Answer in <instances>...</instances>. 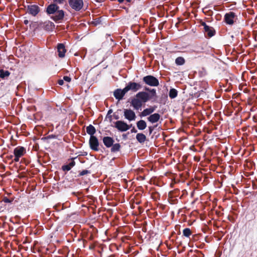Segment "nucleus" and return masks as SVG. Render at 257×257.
I'll return each mask as SVG.
<instances>
[{
	"label": "nucleus",
	"mask_w": 257,
	"mask_h": 257,
	"mask_svg": "<svg viewBox=\"0 0 257 257\" xmlns=\"http://www.w3.org/2000/svg\"><path fill=\"white\" fill-rule=\"evenodd\" d=\"M111 152L112 153H115L119 151L120 149V145L119 143H116L112 145V146L111 147Z\"/></svg>",
	"instance_id": "nucleus-23"
},
{
	"label": "nucleus",
	"mask_w": 257,
	"mask_h": 257,
	"mask_svg": "<svg viewBox=\"0 0 257 257\" xmlns=\"http://www.w3.org/2000/svg\"><path fill=\"white\" fill-rule=\"evenodd\" d=\"M70 7L76 11H80L83 6L82 0H69Z\"/></svg>",
	"instance_id": "nucleus-3"
},
{
	"label": "nucleus",
	"mask_w": 257,
	"mask_h": 257,
	"mask_svg": "<svg viewBox=\"0 0 257 257\" xmlns=\"http://www.w3.org/2000/svg\"><path fill=\"white\" fill-rule=\"evenodd\" d=\"M115 119H118V116H115Z\"/></svg>",
	"instance_id": "nucleus-44"
},
{
	"label": "nucleus",
	"mask_w": 257,
	"mask_h": 257,
	"mask_svg": "<svg viewBox=\"0 0 257 257\" xmlns=\"http://www.w3.org/2000/svg\"><path fill=\"white\" fill-rule=\"evenodd\" d=\"M88 173H89V171L88 170H84L82 171L79 173V175L80 176H83L84 175H86V174H88Z\"/></svg>",
	"instance_id": "nucleus-29"
},
{
	"label": "nucleus",
	"mask_w": 257,
	"mask_h": 257,
	"mask_svg": "<svg viewBox=\"0 0 257 257\" xmlns=\"http://www.w3.org/2000/svg\"><path fill=\"white\" fill-rule=\"evenodd\" d=\"M137 132V130L135 127H133V128L131 130L132 133H136Z\"/></svg>",
	"instance_id": "nucleus-36"
},
{
	"label": "nucleus",
	"mask_w": 257,
	"mask_h": 257,
	"mask_svg": "<svg viewBox=\"0 0 257 257\" xmlns=\"http://www.w3.org/2000/svg\"><path fill=\"white\" fill-rule=\"evenodd\" d=\"M126 1H127V2H131V0H126Z\"/></svg>",
	"instance_id": "nucleus-43"
},
{
	"label": "nucleus",
	"mask_w": 257,
	"mask_h": 257,
	"mask_svg": "<svg viewBox=\"0 0 257 257\" xmlns=\"http://www.w3.org/2000/svg\"><path fill=\"white\" fill-rule=\"evenodd\" d=\"M185 59L182 57H178L175 60V63L177 65H182L185 63Z\"/></svg>",
	"instance_id": "nucleus-26"
},
{
	"label": "nucleus",
	"mask_w": 257,
	"mask_h": 257,
	"mask_svg": "<svg viewBox=\"0 0 257 257\" xmlns=\"http://www.w3.org/2000/svg\"><path fill=\"white\" fill-rule=\"evenodd\" d=\"M124 116L125 118L130 121L135 120L136 118L135 112L131 109H124Z\"/></svg>",
	"instance_id": "nucleus-8"
},
{
	"label": "nucleus",
	"mask_w": 257,
	"mask_h": 257,
	"mask_svg": "<svg viewBox=\"0 0 257 257\" xmlns=\"http://www.w3.org/2000/svg\"><path fill=\"white\" fill-rule=\"evenodd\" d=\"M202 25L204 26V30L205 34H206L209 37H211L214 36L215 31L212 27L207 26L205 23H203Z\"/></svg>",
	"instance_id": "nucleus-13"
},
{
	"label": "nucleus",
	"mask_w": 257,
	"mask_h": 257,
	"mask_svg": "<svg viewBox=\"0 0 257 257\" xmlns=\"http://www.w3.org/2000/svg\"><path fill=\"white\" fill-rule=\"evenodd\" d=\"M59 7L55 4L49 5L46 9V12L48 15H54L51 17V19L55 22L62 20L64 17V11L59 10Z\"/></svg>",
	"instance_id": "nucleus-1"
},
{
	"label": "nucleus",
	"mask_w": 257,
	"mask_h": 257,
	"mask_svg": "<svg viewBox=\"0 0 257 257\" xmlns=\"http://www.w3.org/2000/svg\"><path fill=\"white\" fill-rule=\"evenodd\" d=\"M50 24H51V26L53 27L55 26H54V23H53L51 22V23H50Z\"/></svg>",
	"instance_id": "nucleus-40"
},
{
	"label": "nucleus",
	"mask_w": 257,
	"mask_h": 257,
	"mask_svg": "<svg viewBox=\"0 0 257 257\" xmlns=\"http://www.w3.org/2000/svg\"><path fill=\"white\" fill-rule=\"evenodd\" d=\"M160 118V115L159 113H155L151 114L148 118V120L150 122L154 123L157 122Z\"/></svg>",
	"instance_id": "nucleus-17"
},
{
	"label": "nucleus",
	"mask_w": 257,
	"mask_h": 257,
	"mask_svg": "<svg viewBox=\"0 0 257 257\" xmlns=\"http://www.w3.org/2000/svg\"><path fill=\"white\" fill-rule=\"evenodd\" d=\"M136 97L140 99L143 103H145L152 99V97H150V94L145 91L138 92L136 94Z\"/></svg>",
	"instance_id": "nucleus-6"
},
{
	"label": "nucleus",
	"mask_w": 257,
	"mask_h": 257,
	"mask_svg": "<svg viewBox=\"0 0 257 257\" xmlns=\"http://www.w3.org/2000/svg\"><path fill=\"white\" fill-rule=\"evenodd\" d=\"M20 158L21 157L19 156H15V158H14V161L15 162H18L20 160Z\"/></svg>",
	"instance_id": "nucleus-33"
},
{
	"label": "nucleus",
	"mask_w": 257,
	"mask_h": 257,
	"mask_svg": "<svg viewBox=\"0 0 257 257\" xmlns=\"http://www.w3.org/2000/svg\"><path fill=\"white\" fill-rule=\"evenodd\" d=\"M63 80H65L67 82H70L71 81V78L68 76H65L63 77Z\"/></svg>",
	"instance_id": "nucleus-31"
},
{
	"label": "nucleus",
	"mask_w": 257,
	"mask_h": 257,
	"mask_svg": "<svg viewBox=\"0 0 257 257\" xmlns=\"http://www.w3.org/2000/svg\"><path fill=\"white\" fill-rule=\"evenodd\" d=\"M141 87L142 86L139 83L134 82H130L125 87V90H126L127 92L129 90H132L134 92H136L139 89H140Z\"/></svg>",
	"instance_id": "nucleus-4"
},
{
	"label": "nucleus",
	"mask_w": 257,
	"mask_h": 257,
	"mask_svg": "<svg viewBox=\"0 0 257 257\" xmlns=\"http://www.w3.org/2000/svg\"><path fill=\"white\" fill-rule=\"evenodd\" d=\"M136 139L140 143H144L146 140V136L142 133H139L136 136Z\"/></svg>",
	"instance_id": "nucleus-22"
},
{
	"label": "nucleus",
	"mask_w": 257,
	"mask_h": 257,
	"mask_svg": "<svg viewBox=\"0 0 257 257\" xmlns=\"http://www.w3.org/2000/svg\"><path fill=\"white\" fill-rule=\"evenodd\" d=\"M93 23L94 24V25H96L97 24L99 23L98 22H93Z\"/></svg>",
	"instance_id": "nucleus-39"
},
{
	"label": "nucleus",
	"mask_w": 257,
	"mask_h": 257,
	"mask_svg": "<svg viewBox=\"0 0 257 257\" xmlns=\"http://www.w3.org/2000/svg\"><path fill=\"white\" fill-rule=\"evenodd\" d=\"M10 74V73L8 71H5L3 69L0 70V77L1 78H5L8 77Z\"/></svg>",
	"instance_id": "nucleus-25"
},
{
	"label": "nucleus",
	"mask_w": 257,
	"mask_h": 257,
	"mask_svg": "<svg viewBox=\"0 0 257 257\" xmlns=\"http://www.w3.org/2000/svg\"><path fill=\"white\" fill-rule=\"evenodd\" d=\"M102 141L104 146L108 148H110L114 142L113 138L110 137H103Z\"/></svg>",
	"instance_id": "nucleus-15"
},
{
	"label": "nucleus",
	"mask_w": 257,
	"mask_h": 257,
	"mask_svg": "<svg viewBox=\"0 0 257 257\" xmlns=\"http://www.w3.org/2000/svg\"><path fill=\"white\" fill-rule=\"evenodd\" d=\"M112 112V109H109L108 111V112H107V115L110 114Z\"/></svg>",
	"instance_id": "nucleus-37"
},
{
	"label": "nucleus",
	"mask_w": 257,
	"mask_h": 257,
	"mask_svg": "<svg viewBox=\"0 0 257 257\" xmlns=\"http://www.w3.org/2000/svg\"><path fill=\"white\" fill-rule=\"evenodd\" d=\"M3 201L5 203H11L12 202V200H10V199H9L8 198H7V197H5L3 199Z\"/></svg>",
	"instance_id": "nucleus-30"
},
{
	"label": "nucleus",
	"mask_w": 257,
	"mask_h": 257,
	"mask_svg": "<svg viewBox=\"0 0 257 257\" xmlns=\"http://www.w3.org/2000/svg\"><path fill=\"white\" fill-rule=\"evenodd\" d=\"M58 83L60 85H62L64 83V80H62V79H60L58 80Z\"/></svg>",
	"instance_id": "nucleus-34"
},
{
	"label": "nucleus",
	"mask_w": 257,
	"mask_h": 257,
	"mask_svg": "<svg viewBox=\"0 0 257 257\" xmlns=\"http://www.w3.org/2000/svg\"><path fill=\"white\" fill-rule=\"evenodd\" d=\"M145 89L147 91H149L151 93V95H150V97H152V98L156 96V90L155 89H150L148 87H146Z\"/></svg>",
	"instance_id": "nucleus-27"
},
{
	"label": "nucleus",
	"mask_w": 257,
	"mask_h": 257,
	"mask_svg": "<svg viewBox=\"0 0 257 257\" xmlns=\"http://www.w3.org/2000/svg\"><path fill=\"white\" fill-rule=\"evenodd\" d=\"M149 133L151 134L152 133V132H153V131L154 130V127H152V126H149Z\"/></svg>",
	"instance_id": "nucleus-35"
},
{
	"label": "nucleus",
	"mask_w": 257,
	"mask_h": 257,
	"mask_svg": "<svg viewBox=\"0 0 257 257\" xmlns=\"http://www.w3.org/2000/svg\"><path fill=\"white\" fill-rule=\"evenodd\" d=\"M137 126L139 130H144L147 127V123L144 120H140L137 122Z\"/></svg>",
	"instance_id": "nucleus-21"
},
{
	"label": "nucleus",
	"mask_w": 257,
	"mask_h": 257,
	"mask_svg": "<svg viewBox=\"0 0 257 257\" xmlns=\"http://www.w3.org/2000/svg\"><path fill=\"white\" fill-rule=\"evenodd\" d=\"M24 23H25V24H27L28 23V20H25Z\"/></svg>",
	"instance_id": "nucleus-42"
},
{
	"label": "nucleus",
	"mask_w": 257,
	"mask_h": 257,
	"mask_svg": "<svg viewBox=\"0 0 257 257\" xmlns=\"http://www.w3.org/2000/svg\"><path fill=\"white\" fill-rule=\"evenodd\" d=\"M27 12L32 16H36L40 12V8L35 5H30L27 7Z\"/></svg>",
	"instance_id": "nucleus-10"
},
{
	"label": "nucleus",
	"mask_w": 257,
	"mask_h": 257,
	"mask_svg": "<svg viewBox=\"0 0 257 257\" xmlns=\"http://www.w3.org/2000/svg\"><path fill=\"white\" fill-rule=\"evenodd\" d=\"M54 2L56 3L59 4H63L65 0H53Z\"/></svg>",
	"instance_id": "nucleus-32"
},
{
	"label": "nucleus",
	"mask_w": 257,
	"mask_h": 257,
	"mask_svg": "<svg viewBox=\"0 0 257 257\" xmlns=\"http://www.w3.org/2000/svg\"><path fill=\"white\" fill-rule=\"evenodd\" d=\"M126 92L125 87L123 89H117L114 91L113 95L116 99L120 100L122 99Z\"/></svg>",
	"instance_id": "nucleus-11"
},
{
	"label": "nucleus",
	"mask_w": 257,
	"mask_h": 257,
	"mask_svg": "<svg viewBox=\"0 0 257 257\" xmlns=\"http://www.w3.org/2000/svg\"><path fill=\"white\" fill-rule=\"evenodd\" d=\"M131 105L136 110L140 109L143 105V102L138 97L133 98L131 101Z\"/></svg>",
	"instance_id": "nucleus-12"
},
{
	"label": "nucleus",
	"mask_w": 257,
	"mask_h": 257,
	"mask_svg": "<svg viewBox=\"0 0 257 257\" xmlns=\"http://www.w3.org/2000/svg\"><path fill=\"white\" fill-rule=\"evenodd\" d=\"M115 127L120 132H125L130 128V126L123 121L118 120L115 122Z\"/></svg>",
	"instance_id": "nucleus-5"
},
{
	"label": "nucleus",
	"mask_w": 257,
	"mask_h": 257,
	"mask_svg": "<svg viewBox=\"0 0 257 257\" xmlns=\"http://www.w3.org/2000/svg\"><path fill=\"white\" fill-rule=\"evenodd\" d=\"M95 1L98 3H101L103 1H104V0H95Z\"/></svg>",
	"instance_id": "nucleus-38"
},
{
	"label": "nucleus",
	"mask_w": 257,
	"mask_h": 257,
	"mask_svg": "<svg viewBox=\"0 0 257 257\" xmlns=\"http://www.w3.org/2000/svg\"><path fill=\"white\" fill-rule=\"evenodd\" d=\"M156 109L155 107H150L149 108H146L141 112L140 116H146L152 114Z\"/></svg>",
	"instance_id": "nucleus-18"
},
{
	"label": "nucleus",
	"mask_w": 257,
	"mask_h": 257,
	"mask_svg": "<svg viewBox=\"0 0 257 257\" xmlns=\"http://www.w3.org/2000/svg\"><path fill=\"white\" fill-rule=\"evenodd\" d=\"M26 153L25 149L23 147H18L14 150V156H19L22 157Z\"/></svg>",
	"instance_id": "nucleus-16"
},
{
	"label": "nucleus",
	"mask_w": 257,
	"mask_h": 257,
	"mask_svg": "<svg viewBox=\"0 0 257 257\" xmlns=\"http://www.w3.org/2000/svg\"><path fill=\"white\" fill-rule=\"evenodd\" d=\"M143 80L145 84L151 86H158L159 84L158 79L152 75H147L144 77Z\"/></svg>",
	"instance_id": "nucleus-2"
},
{
	"label": "nucleus",
	"mask_w": 257,
	"mask_h": 257,
	"mask_svg": "<svg viewBox=\"0 0 257 257\" xmlns=\"http://www.w3.org/2000/svg\"><path fill=\"white\" fill-rule=\"evenodd\" d=\"M178 95V91L174 88H172L169 91V97L171 98H174L177 97Z\"/></svg>",
	"instance_id": "nucleus-24"
},
{
	"label": "nucleus",
	"mask_w": 257,
	"mask_h": 257,
	"mask_svg": "<svg viewBox=\"0 0 257 257\" xmlns=\"http://www.w3.org/2000/svg\"><path fill=\"white\" fill-rule=\"evenodd\" d=\"M183 234L184 236L188 237L191 234V230L189 228H186L183 230Z\"/></svg>",
	"instance_id": "nucleus-28"
},
{
	"label": "nucleus",
	"mask_w": 257,
	"mask_h": 257,
	"mask_svg": "<svg viewBox=\"0 0 257 257\" xmlns=\"http://www.w3.org/2000/svg\"><path fill=\"white\" fill-rule=\"evenodd\" d=\"M123 1H124V0H118V2L119 3H122Z\"/></svg>",
	"instance_id": "nucleus-41"
},
{
	"label": "nucleus",
	"mask_w": 257,
	"mask_h": 257,
	"mask_svg": "<svg viewBox=\"0 0 257 257\" xmlns=\"http://www.w3.org/2000/svg\"><path fill=\"white\" fill-rule=\"evenodd\" d=\"M89 144L90 148L91 150L95 151H98L99 142L97 138L96 137H90Z\"/></svg>",
	"instance_id": "nucleus-7"
},
{
	"label": "nucleus",
	"mask_w": 257,
	"mask_h": 257,
	"mask_svg": "<svg viewBox=\"0 0 257 257\" xmlns=\"http://www.w3.org/2000/svg\"><path fill=\"white\" fill-rule=\"evenodd\" d=\"M74 159L75 158L71 159L70 162L68 164L62 166V169L64 171H68L70 170L71 169L75 166V162L74 160Z\"/></svg>",
	"instance_id": "nucleus-19"
},
{
	"label": "nucleus",
	"mask_w": 257,
	"mask_h": 257,
	"mask_svg": "<svg viewBox=\"0 0 257 257\" xmlns=\"http://www.w3.org/2000/svg\"><path fill=\"white\" fill-rule=\"evenodd\" d=\"M57 51L59 57L63 58L65 56L66 50L63 44L60 43L58 44Z\"/></svg>",
	"instance_id": "nucleus-14"
},
{
	"label": "nucleus",
	"mask_w": 257,
	"mask_h": 257,
	"mask_svg": "<svg viewBox=\"0 0 257 257\" xmlns=\"http://www.w3.org/2000/svg\"><path fill=\"white\" fill-rule=\"evenodd\" d=\"M86 132L90 137H94L93 135L96 132L95 128L92 124H89L86 127Z\"/></svg>",
	"instance_id": "nucleus-20"
},
{
	"label": "nucleus",
	"mask_w": 257,
	"mask_h": 257,
	"mask_svg": "<svg viewBox=\"0 0 257 257\" xmlns=\"http://www.w3.org/2000/svg\"><path fill=\"white\" fill-rule=\"evenodd\" d=\"M235 14L233 12H229L226 13L224 16V21L228 25H232L234 23V19Z\"/></svg>",
	"instance_id": "nucleus-9"
}]
</instances>
